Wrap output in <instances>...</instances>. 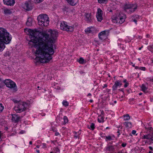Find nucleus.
Masks as SVG:
<instances>
[{"mask_svg": "<svg viewBox=\"0 0 153 153\" xmlns=\"http://www.w3.org/2000/svg\"><path fill=\"white\" fill-rule=\"evenodd\" d=\"M30 40L28 42L30 47L38 48L34 54L36 59L41 63H47L52 58V55L56 49L54 43L58 32L50 30L48 32L50 36L46 33H42L37 36L33 30H28Z\"/></svg>", "mask_w": 153, "mask_h": 153, "instance_id": "nucleus-1", "label": "nucleus"}, {"mask_svg": "<svg viewBox=\"0 0 153 153\" xmlns=\"http://www.w3.org/2000/svg\"><path fill=\"white\" fill-rule=\"evenodd\" d=\"M12 37L9 33L4 30L2 28H0V51H2L5 48V44H9L11 41Z\"/></svg>", "mask_w": 153, "mask_h": 153, "instance_id": "nucleus-2", "label": "nucleus"}, {"mask_svg": "<svg viewBox=\"0 0 153 153\" xmlns=\"http://www.w3.org/2000/svg\"><path fill=\"white\" fill-rule=\"evenodd\" d=\"M38 24L42 26H47L49 24V19L48 16L46 14H42L37 17Z\"/></svg>", "mask_w": 153, "mask_h": 153, "instance_id": "nucleus-3", "label": "nucleus"}, {"mask_svg": "<svg viewBox=\"0 0 153 153\" xmlns=\"http://www.w3.org/2000/svg\"><path fill=\"white\" fill-rule=\"evenodd\" d=\"M28 104L24 102L17 104L14 107L15 111L17 113H20L25 111L27 108Z\"/></svg>", "mask_w": 153, "mask_h": 153, "instance_id": "nucleus-4", "label": "nucleus"}, {"mask_svg": "<svg viewBox=\"0 0 153 153\" xmlns=\"http://www.w3.org/2000/svg\"><path fill=\"white\" fill-rule=\"evenodd\" d=\"M137 7L136 4H126L125 5L124 9V10L128 13H131L134 12L137 9Z\"/></svg>", "mask_w": 153, "mask_h": 153, "instance_id": "nucleus-5", "label": "nucleus"}, {"mask_svg": "<svg viewBox=\"0 0 153 153\" xmlns=\"http://www.w3.org/2000/svg\"><path fill=\"white\" fill-rule=\"evenodd\" d=\"M126 18V16L125 15L122 13L120 14L116 17L113 19L112 21L114 23L122 24L125 21Z\"/></svg>", "mask_w": 153, "mask_h": 153, "instance_id": "nucleus-6", "label": "nucleus"}, {"mask_svg": "<svg viewBox=\"0 0 153 153\" xmlns=\"http://www.w3.org/2000/svg\"><path fill=\"white\" fill-rule=\"evenodd\" d=\"M67 23L66 22L64 21L60 23V29L67 31H73L74 28V25L69 26L68 25Z\"/></svg>", "mask_w": 153, "mask_h": 153, "instance_id": "nucleus-7", "label": "nucleus"}, {"mask_svg": "<svg viewBox=\"0 0 153 153\" xmlns=\"http://www.w3.org/2000/svg\"><path fill=\"white\" fill-rule=\"evenodd\" d=\"M4 82L7 87L13 89L16 91L17 90L16 84L11 79H6L4 80Z\"/></svg>", "mask_w": 153, "mask_h": 153, "instance_id": "nucleus-8", "label": "nucleus"}, {"mask_svg": "<svg viewBox=\"0 0 153 153\" xmlns=\"http://www.w3.org/2000/svg\"><path fill=\"white\" fill-rule=\"evenodd\" d=\"M109 32L108 30H104L99 33L98 35L99 39L101 40H104L107 38Z\"/></svg>", "mask_w": 153, "mask_h": 153, "instance_id": "nucleus-9", "label": "nucleus"}, {"mask_svg": "<svg viewBox=\"0 0 153 153\" xmlns=\"http://www.w3.org/2000/svg\"><path fill=\"white\" fill-rule=\"evenodd\" d=\"M142 139L149 140L150 143H153V133H150L142 136Z\"/></svg>", "mask_w": 153, "mask_h": 153, "instance_id": "nucleus-10", "label": "nucleus"}, {"mask_svg": "<svg viewBox=\"0 0 153 153\" xmlns=\"http://www.w3.org/2000/svg\"><path fill=\"white\" fill-rule=\"evenodd\" d=\"M103 12L101 9L99 8L97 9V12L96 14V17L98 21L101 22L103 19L102 14Z\"/></svg>", "mask_w": 153, "mask_h": 153, "instance_id": "nucleus-11", "label": "nucleus"}, {"mask_svg": "<svg viewBox=\"0 0 153 153\" xmlns=\"http://www.w3.org/2000/svg\"><path fill=\"white\" fill-rule=\"evenodd\" d=\"M12 121L15 123H18L21 119V117L16 114H12Z\"/></svg>", "mask_w": 153, "mask_h": 153, "instance_id": "nucleus-12", "label": "nucleus"}, {"mask_svg": "<svg viewBox=\"0 0 153 153\" xmlns=\"http://www.w3.org/2000/svg\"><path fill=\"white\" fill-rule=\"evenodd\" d=\"M4 4L10 6H13L15 3V0H3Z\"/></svg>", "mask_w": 153, "mask_h": 153, "instance_id": "nucleus-13", "label": "nucleus"}, {"mask_svg": "<svg viewBox=\"0 0 153 153\" xmlns=\"http://www.w3.org/2000/svg\"><path fill=\"white\" fill-rule=\"evenodd\" d=\"M122 85L121 81L120 80H117L115 82L114 84L112 86V90L113 91L116 90L118 87H120Z\"/></svg>", "mask_w": 153, "mask_h": 153, "instance_id": "nucleus-14", "label": "nucleus"}, {"mask_svg": "<svg viewBox=\"0 0 153 153\" xmlns=\"http://www.w3.org/2000/svg\"><path fill=\"white\" fill-rule=\"evenodd\" d=\"M85 21L87 22H91L92 21L93 17L91 15V13H86L85 15Z\"/></svg>", "mask_w": 153, "mask_h": 153, "instance_id": "nucleus-15", "label": "nucleus"}, {"mask_svg": "<svg viewBox=\"0 0 153 153\" xmlns=\"http://www.w3.org/2000/svg\"><path fill=\"white\" fill-rule=\"evenodd\" d=\"M24 8L26 10L29 11L32 9V7L30 3L26 2L25 3Z\"/></svg>", "mask_w": 153, "mask_h": 153, "instance_id": "nucleus-16", "label": "nucleus"}, {"mask_svg": "<svg viewBox=\"0 0 153 153\" xmlns=\"http://www.w3.org/2000/svg\"><path fill=\"white\" fill-rule=\"evenodd\" d=\"M68 3L72 6H75L78 2L79 0H66Z\"/></svg>", "mask_w": 153, "mask_h": 153, "instance_id": "nucleus-17", "label": "nucleus"}, {"mask_svg": "<svg viewBox=\"0 0 153 153\" xmlns=\"http://www.w3.org/2000/svg\"><path fill=\"white\" fill-rule=\"evenodd\" d=\"M94 30V29L92 27H88L85 30V31L87 34L93 33Z\"/></svg>", "mask_w": 153, "mask_h": 153, "instance_id": "nucleus-18", "label": "nucleus"}, {"mask_svg": "<svg viewBox=\"0 0 153 153\" xmlns=\"http://www.w3.org/2000/svg\"><path fill=\"white\" fill-rule=\"evenodd\" d=\"M33 22V19L31 17H29L27 19V22H26V24L28 26H31L32 25Z\"/></svg>", "mask_w": 153, "mask_h": 153, "instance_id": "nucleus-19", "label": "nucleus"}, {"mask_svg": "<svg viewBox=\"0 0 153 153\" xmlns=\"http://www.w3.org/2000/svg\"><path fill=\"white\" fill-rule=\"evenodd\" d=\"M106 149L107 151H110L111 152H113L114 151V148L113 146L110 145L108 146L106 148Z\"/></svg>", "mask_w": 153, "mask_h": 153, "instance_id": "nucleus-20", "label": "nucleus"}, {"mask_svg": "<svg viewBox=\"0 0 153 153\" xmlns=\"http://www.w3.org/2000/svg\"><path fill=\"white\" fill-rule=\"evenodd\" d=\"M123 124L125 127L127 128H131L132 127V124L130 122H125L123 123Z\"/></svg>", "mask_w": 153, "mask_h": 153, "instance_id": "nucleus-21", "label": "nucleus"}, {"mask_svg": "<svg viewBox=\"0 0 153 153\" xmlns=\"http://www.w3.org/2000/svg\"><path fill=\"white\" fill-rule=\"evenodd\" d=\"M4 13L6 15H8L11 14L12 12L10 9L6 8L4 9Z\"/></svg>", "mask_w": 153, "mask_h": 153, "instance_id": "nucleus-22", "label": "nucleus"}, {"mask_svg": "<svg viewBox=\"0 0 153 153\" xmlns=\"http://www.w3.org/2000/svg\"><path fill=\"white\" fill-rule=\"evenodd\" d=\"M114 137V136H111L108 135L105 137V139L106 141H110L111 140H113Z\"/></svg>", "mask_w": 153, "mask_h": 153, "instance_id": "nucleus-23", "label": "nucleus"}, {"mask_svg": "<svg viewBox=\"0 0 153 153\" xmlns=\"http://www.w3.org/2000/svg\"><path fill=\"white\" fill-rule=\"evenodd\" d=\"M104 118L102 115H100L98 117V121L100 123L104 122Z\"/></svg>", "mask_w": 153, "mask_h": 153, "instance_id": "nucleus-24", "label": "nucleus"}, {"mask_svg": "<svg viewBox=\"0 0 153 153\" xmlns=\"http://www.w3.org/2000/svg\"><path fill=\"white\" fill-rule=\"evenodd\" d=\"M123 116L124 118V120H127L130 119V117L128 114H124Z\"/></svg>", "mask_w": 153, "mask_h": 153, "instance_id": "nucleus-25", "label": "nucleus"}, {"mask_svg": "<svg viewBox=\"0 0 153 153\" xmlns=\"http://www.w3.org/2000/svg\"><path fill=\"white\" fill-rule=\"evenodd\" d=\"M78 61L81 64H83L85 63V61L84 59L82 57H80Z\"/></svg>", "mask_w": 153, "mask_h": 153, "instance_id": "nucleus-26", "label": "nucleus"}, {"mask_svg": "<svg viewBox=\"0 0 153 153\" xmlns=\"http://www.w3.org/2000/svg\"><path fill=\"white\" fill-rule=\"evenodd\" d=\"M108 1V0H98V2L100 4H105Z\"/></svg>", "mask_w": 153, "mask_h": 153, "instance_id": "nucleus-27", "label": "nucleus"}, {"mask_svg": "<svg viewBox=\"0 0 153 153\" xmlns=\"http://www.w3.org/2000/svg\"><path fill=\"white\" fill-rule=\"evenodd\" d=\"M88 128L91 129L92 130H94V129L95 128V124L94 123H91V125L90 126H88Z\"/></svg>", "mask_w": 153, "mask_h": 153, "instance_id": "nucleus-28", "label": "nucleus"}, {"mask_svg": "<svg viewBox=\"0 0 153 153\" xmlns=\"http://www.w3.org/2000/svg\"><path fill=\"white\" fill-rule=\"evenodd\" d=\"M62 104L65 107L68 106L69 105L68 102L66 100H63L62 102Z\"/></svg>", "mask_w": 153, "mask_h": 153, "instance_id": "nucleus-29", "label": "nucleus"}, {"mask_svg": "<svg viewBox=\"0 0 153 153\" xmlns=\"http://www.w3.org/2000/svg\"><path fill=\"white\" fill-rule=\"evenodd\" d=\"M148 49L151 52L153 53V45L148 46Z\"/></svg>", "mask_w": 153, "mask_h": 153, "instance_id": "nucleus-30", "label": "nucleus"}, {"mask_svg": "<svg viewBox=\"0 0 153 153\" xmlns=\"http://www.w3.org/2000/svg\"><path fill=\"white\" fill-rule=\"evenodd\" d=\"M141 88L142 91L144 92H145L147 89V88L144 85H142L141 87Z\"/></svg>", "mask_w": 153, "mask_h": 153, "instance_id": "nucleus-31", "label": "nucleus"}, {"mask_svg": "<svg viewBox=\"0 0 153 153\" xmlns=\"http://www.w3.org/2000/svg\"><path fill=\"white\" fill-rule=\"evenodd\" d=\"M64 123L65 124L67 123L68 122V120L66 116H64L63 117Z\"/></svg>", "mask_w": 153, "mask_h": 153, "instance_id": "nucleus-32", "label": "nucleus"}, {"mask_svg": "<svg viewBox=\"0 0 153 153\" xmlns=\"http://www.w3.org/2000/svg\"><path fill=\"white\" fill-rule=\"evenodd\" d=\"M75 134L74 135V137L76 139L79 138V134L80 133H79V132L77 133L76 132H75Z\"/></svg>", "mask_w": 153, "mask_h": 153, "instance_id": "nucleus-33", "label": "nucleus"}, {"mask_svg": "<svg viewBox=\"0 0 153 153\" xmlns=\"http://www.w3.org/2000/svg\"><path fill=\"white\" fill-rule=\"evenodd\" d=\"M4 109V106L1 103H0V113Z\"/></svg>", "mask_w": 153, "mask_h": 153, "instance_id": "nucleus-34", "label": "nucleus"}, {"mask_svg": "<svg viewBox=\"0 0 153 153\" xmlns=\"http://www.w3.org/2000/svg\"><path fill=\"white\" fill-rule=\"evenodd\" d=\"M147 130L148 131H149V132H152V133H153V128L150 127L147 128Z\"/></svg>", "mask_w": 153, "mask_h": 153, "instance_id": "nucleus-35", "label": "nucleus"}, {"mask_svg": "<svg viewBox=\"0 0 153 153\" xmlns=\"http://www.w3.org/2000/svg\"><path fill=\"white\" fill-rule=\"evenodd\" d=\"M4 80H3L1 78H0V88L1 87V85L2 84L4 83Z\"/></svg>", "mask_w": 153, "mask_h": 153, "instance_id": "nucleus-36", "label": "nucleus"}, {"mask_svg": "<svg viewBox=\"0 0 153 153\" xmlns=\"http://www.w3.org/2000/svg\"><path fill=\"white\" fill-rule=\"evenodd\" d=\"M10 53L8 51H7L6 52V53L4 54V55L5 56H10Z\"/></svg>", "mask_w": 153, "mask_h": 153, "instance_id": "nucleus-37", "label": "nucleus"}, {"mask_svg": "<svg viewBox=\"0 0 153 153\" xmlns=\"http://www.w3.org/2000/svg\"><path fill=\"white\" fill-rule=\"evenodd\" d=\"M54 150L55 151V153H59V150L58 148L57 147L54 148Z\"/></svg>", "mask_w": 153, "mask_h": 153, "instance_id": "nucleus-38", "label": "nucleus"}, {"mask_svg": "<svg viewBox=\"0 0 153 153\" xmlns=\"http://www.w3.org/2000/svg\"><path fill=\"white\" fill-rule=\"evenodd\" d=\"M35 3H39L42 2L43 0H34Z\"/></svg>", "mask_w": 153, "mask_h": 153, "instance_id": "nucleus-39", "label": "nucleus"}, {"mask_svg": "<svg viewBox=\"0 0 153 153\" xmlns=\"http://www.w3.org/2000/svg\"><path fill=\"white\" fill-rule=\"evenodd\" d=\"M139 69L144 71L146 70V68L145 67H140L139 68Z\"/></svg>", "mask_w": 153, "mask_h": 153, "instance_id": "nucleus-40", "label": "nucleus"}, {"mask_svg": "<svg viewBox=\"0 0 153 153\" xmlns=\"http://www.w3.org/2000/svg\"><path fill=\"white\" fill-rule=\"evenodd\" d=\"M12 101L14 102L15 103H17L19 102L17 100L15 99H13L12 100Z\"/></svg>", "mask_w": 153, "mask_h": 153, "instance_id": "nucleus-41", "label": "nucleus"}, {"mask_svg": "<svg viewBox=\"0 0 153 153\" xmlns=\"http://www.w3.org/2000/svg\"><path fill=\"white\" fill-rule=\"evenodd\" d=\"M136 132V131L135 130H133L132 131L131 133L133 135H134Z\"/></svg>", "mask_w": 153, "mask_h": 153, "instance_id": "nucleus-42", "label": "nucleus"}, {"mask_svg": "<svg viewBox=\"0 0 153 153\" xmlns=\"http://www.w3.org/2000/svg\"><path fill=\"white\" fill-rule=\"evenodd\" d=\"M126 145V143H123L121 145L123 147H125Z\"/></svg>", "mask_w": 153, "mask_h": 153, "instance_id": "nucleus-43", "label": "nucleus"}, {"mask_svg": "<svg viewBox=\"0 0 153 153\" xmlns=\"http://www.w3.org/2000/svg\"><path fill=\"white\" fill-rule=\"evenodd\" d=\"M129 84L128 83V82H126V83H125V84L124 85V87H125V88H126L127 87V86H128V85Z\"/></svg>", "mask_w": 153, "mask_h": 153, "instance_id": "nucleus-44", "label": "nucleus"}, {"mask_svg": "<svg viewBox=\"0 0 153 153\" xmlns=\"http://www.w3.org/2000/svg\"><path fill=\"white\" fill-rule=\"evenodd\" d=\"M148 79L151 82H153V76L152 78H148Z\"/></svg>", "mask_w": 153, "mask_h": 153, "instance_id": "nucleus-45", "label": "nucleus"}, {"mask_svg": "<svg viewBox=\"0 0 153 153\" xmlns=\"http://www.w3.org/2000/svg\"><path fill=\"white\" fill-rule=\"evenodd\" d=\"M100 115H102L103 117L104 116V112L103 111H101V114Z\"/></svg>", "mask_w": 153, "mask_h": 153, "instance_id": "nucleus-46", "label": "nucleus"}, {"mask_svg": "<svg viewBox=\"0 0 153 153\" xmlns=\"http://www.w3.org/2000/svg\"><path fill=\"white\" fill-rule=\"evenodd\" d=\"M55 135L56 136H57L59 135V134L58 132H56L55 134Z\"/></svg>", "mask_w": 153, "mask_h": 153, "instance_id": "nucleus-47", "label": "nucleus"}, {"mask_svg": "<svg viewBox=\"0 0 153 153\" xmlns=\"http://www.w3.org/2000/svg\"><path fill=\"white\" fill-rule=\"evenodd\" d=\"M2 132L1 131H0V141H1V136L2 135Z\"/></svg>", "mask_w": 153, "mask_h": 153, "instance_id": "nucleus-48", "label": "nucleus"}, {"mask_svg": "<svg viewBox=\"0 0 153 153\" xmlns=\"http://www.w3.org/2000/svg\"><path fill=\"white\" fill-rule=\"evenodd\" d=\"M107 87V85L106 84H105L103 86V88H105L106 87Z\"/></svg>", "mask_w": 153, "mask_h": 153, "instance_id": "nucleus-49", "label": "nucleus"}, {"mask_svg": "<svg viewBox=\"0 0 153 153\" xmlns=\"http://www.w3.org/2000/svg\"><path fill=\"white\" fill-rule=\"evenodd\" d=\"M149 149L150 150H151L152 151L153 150V148H152V147H151V146H149Z\"/></svg>", "mask_w": 153, "mask_h": 153, "instance_id": "nucleus-50", "label": "nucleus"}, {"mask_svg": "<svg viewBox=\"0 0 153 153\" xmlns=\"http://www.w3.org/2000/svg\"><path fill=\"white\" fill-rule=\"evenodd\" d=\"M139 68H140V67H138L137 66H136L135 67V68L136 69H139Z\"/></svg>", "mask_w": 153, "mask_h": 153, "instance_id": "nucleus-51", "label": "nucleus"}, {"mask_svg": "<svg viewBox=\"0 0 153 153\" xmlns=\"http://www.w3.org/2000/svg\"><path fill=\"white\" fill-rule=\"evenodd\" d=\"M133 21L135 22V23L137 24V20L136 19H134V20H133Z\"/></svg>", "mask_w": 153, "mask_h": 153, "instance_id": "nucleus-52", "label": "nucleus"}, {"mask_svg": "<svg viewBox=\"0 0 153 153\" xmlns=\"http://www.w3.org/2000/svg\"><path fill=\"white\" fill-rule=\"evenodd\" d=\"M120 131L119 129H118L117 131V133H119V134L118 135H119L120 134Z\"/></svg>", "mask_w": 153, "mask_h": 153, "instance_id": "nucleus-53", "label": "nucleus"}, {"mask_svg": "<svg viewBox=\"0 0 153 153\" xmlns=\"http://www.w3.org/2000/svg\"><path fill=\"white\" fill-rule=\"evenodd\" d=\"M123 82L124 83H126V82H126V79H124L123 81Z\"/></svg>", "mask_w": 153, "mask_h": 153, "instance_id": "nucleus-54", "label": "nucleus"}, {"mask_svg": "<svg viewBox=\"0 0 153 153\" xmlns=\"http://www.w3.org/2000/svg\"><path fill=\"white\" fill-rule=\"evenodd\" d=\"M143 46H141V47H140V48H139V50H141V49H142V48H143Z\"/></svg>", "mask_w": 153, "mask_h": 153, "instance_id": "nucleus-55", "label": "nucleus"}, {"mask_svg": "<svg viewBox=\"0 0 153 153\" xmlns=\"http://www.w3.org/2000/svg\"><path fill=\"white\" fill-rule=\"evenodd\" d=\"M88 96H91V94H90V93H89V94H88Z\"/></svg>", "mask_w": 153, "mask_h": 153, "instance_id": "nucleus-56", "label": "nucleus"}, {"mask_svg": "<svg viewBox=\"0 0 153 153\" xmlns=\"http://www.w3.org/2000/svg\"><path fill=\"white\" fill-rule=\"evenodd\" d=\"M29 144H32V142L31 141H30V142H29Z\"/></svg>", "mask_w": 153, "mask_h": 153, "instance_id": "nucleus-57", "label": "nucleus"}, {"mask_svg": "<svg viewBox=\"0 0 153 153\" xmlns=\"http://www.w3.org/2000/svg\"><path fill=\"white\" fill-rule=\"evenodd\" d=\"M139 37L140 39H141L142 38V37L141 36H139Z\"/></svg>", "mask_w": 153, "mask_h": 153, "instance_id": "nucleus-58", "label": "nucleus"}, {"mask_svg": "<svg viewBox=\"0 0 153 153\" xmlns=\"http://www.w3.org/2000/svg\"><path fill=\"white\" fill-rule=\"evenodd\" d=\"M36 147L38 148H39V145H37L36 146Z\"/></svg>", "mask_w": 153, "mask_h": 153, "instance_id": "nucleus-59", "label": "nucleus"}, {"mask_svg": "<svg viewBox=\"0 0 153 153\" xmlns=\"http://www.w3.org/2000/svg\"><path fill=\"white\" fill-rule=\"evenodd\" d=\"M36 152L38 153H39V150H36Z\"/></svg>", "mask_w": 153, "mask_h": 153, "instance_id": "nucleus-60", "label": "nucleus"}, {"mask_svg": "<svg viewBox=\"0 0 153 153\" xmlns=\"http://www.w3.org/2000/svg\"><path fill=\"white\" fill-rule=\"evenodd\" d=\"M117 153H123V152H122L120 151V152H118Z\"/></svg>", "mask_w": 153, "mask_h": 153, "instance_id": "nucleus-61", "label": "nucleus"}, {"mask_svg": "<svg viewBox=\"0 0 153 153\" xmlns=\"http://www.w3.org/2000/svg\"><path fill=\"white\" fill-rule=\"evenodd\" d=\"M93 100H90V102H93Z\"/></svg>", "mask_w": 153, "mask_h": 153, "instance_id": "nucleus-62", "label": "nucleus"}, {"mask_svg": "<svg viewBox=\"0 0 153 153\" xmlns=\"http://www.w3.org/2000/svg\"><path fill=\"white\" fill-rule=\"evenodd\" d=\"M43 145L44 146V147L46 144L45 143H43Z\"/></svg>", "mask_w": 153, "mask_h": 153, "instance_id": "nucleus-63", "label": "nucleus"}, {"mask_svg": "<svg viewBox=\"0 0 153 153\" xmlns=\"http://www.w3.org/2000/svg\"><path fill=\"white\" fill-rule=\"evenodd\" d=\"M152 153V152L151 151H150L149 152V153Z\"/></svg>", "mask_w": 153, "mask_h": 153, "instance_id": "nucleus-64", "label": "nucleus"}]
</instances>
